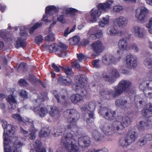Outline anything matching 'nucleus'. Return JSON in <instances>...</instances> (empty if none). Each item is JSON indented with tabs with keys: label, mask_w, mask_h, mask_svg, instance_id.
I'll use <instances>...</instances> for the list:
<instances>
[{
	"label": "nucleus",
	"mask_w": 152,
	"mask_h": 152,
	"mask_svg": "<svg viewBox=\"0 0 152 152\" xmlns=\"http://www.w3.org/2000/svg\"><path fill=\"white\" fill-rule=\"evenodd\" d=\"M128 23V19L126 17L121 16L114 20V24L120 28L126 27Z\"/></svg>",
	"instance_id": "15"
},
{
	"label": "nucleus",
	"mask_w": 152,
	"mask_h": 152,
	"mask_svg": "<svg viewBox=\"0 0 152 152\" xmlns=\"http://www.w3.org/2000/svg\"><path fill=\"white\" fill-rule=\"evenodd\" d=\"M118 46L120 50H126L128 47V42L126 39L124 38L120 39L118 42Z\"/></svg>",
	"instance_id": "19"
},
{
	"label": "nucleus",
	"mask_w": 152,
	"mask_h": 152,
	"mask_svg": "<svg viewBox=\"0 0 152 152\" xmlns=\"http://www.w3.org/2000/svg\"><path fill=\"white\" fill-rule=\"evenodd\" d=\"M113 3L112 1H108L105 3L99 4L98 8L92 9L91 11L90 20L94 22H96L102 12L107 11L110 8Z\"/></svg>",
	"instance_id": "4"
},
{
	"label": "nucleus",
	"mask_w": 152,
	"mask_h": 152,
	"mask_svg": "<svg viewBox=\"0 0 152 152\" xmlns=\"http://www.w3.org/2000/svg\"><path fill=\"white\" fill-rule=\"evenodd\" d=\"M92 137L96 141L100 140L103 137V136L97 130L94 131L92 133Z\"/></svg>",
	"instance_id": "33"
},
{
	"label": "nucleus",
	"mask_w": 152,
	"mask_h": 152,
	"mask_svg": "<svg viewBox=\"0 0 152 152\" xmlns=\"http://www.w3.org/2000/svg\"><path fill=\"white\" fill-rule=\"evenodd\" d=\"M20 95L23 98L27 99L28 98V93L25 90H22L20 92Z\"/></svg>",
	"instance_id": "51"
},
{
	"label": "nucleus",
	"mask_w": 152,
	"mask_h": 152,
	"mask_svg": "<svg viewBox=\"0 0 152 152\" xmlns=\"http://www.w3.org/2000/svg\"><path fill=\"white\" fill-rule=\"evenodd\" d=\"M150 111L152 113V104L149 103L147 105L146 108Z\"/></svg>",
	"instance_id": "64"
},
{
	"label": "nucleus",
	"mask_w": 152,
	"mask_h": 152,
	"mask_svg": "<svg viewBox=\"0 0 152 152\" xmlns=\"http://www.w3.org/2000/svg\"><path fill=\"white\" fill-rule=\"evenodd\" d=\"M61 142L64 145L69 152H80L78 146L76 145L77 140L72 134L68 133L62 137Z\"/></svg>",
	"instance_id": "2"
},
{
	"label": "nucleus",
	"mask_w": 152,
	"mask_h": 152,
	"mask_svg": "<svg viewBox=\"0 0 152 152\" xmlns=\"http://www.w3.org/2000/svg\"><path fill=\"white\" fill-rule=\"evenodd\" d=\"M33 146L35 149L36 151L31 150L30 152H46V149L45 148H41V145L40 142L39 140H36L33 144Z\"/></svg>",
	"instance_id": "22"
},
{
	"label": "nucleus",
	"mask_w": 152,
	"mask_h": 152,
	"mask_svg": "<svg viewBox=\"0 0 152 152\" xmlns=\"http://www.w3.org/2000/svg\"><path fill=\"white\" fill-rule=\"evenodd\" d=\"M69 27H68L66 30H65L64 33V35L65 37H67L68 35L71 32L70 31H69Z\"/></svg>",
	"instance_id": "63"
},
{
	"label": "nucleus",
	"mask_w": 152,
	"mask_h": 152,
	"mask_svg": "<svg viewBox=\"0 0 152 152\" xmlns=\"http://www.w3.org/2000/svg\"><path fill=\"white\" fill-rule=\"evenodd\" d=\"M20 31V37H18L15 42V46L17 48L24 47L26 46L25 40L27 34L26 32L28 28L24 26L19 27Z\"/></svg>",
	"instance_id": "10"
},
{
	"label": "nucleus",
	"mask_w": 152,
	"mask_h": 152,
	"mask_svg": "<svg viewBox=\"0 0 152 152\" xmlns=\"http://www.w3.org/2000/svg\"><path fill=\"white\" fill-rule=\"evenodd\" d=\"M42 24V23L41 22H38L36 23L29 30L30 33L31 34H32L35 29L41 26Z\"/></svg>",
	"instance_id": "44"
},
{
	"label": "nucleus",
	"mask_w": 152,
	"mask_h": 152,
	"mask_svg": "<svg viewBox=\"0 0 152 152\" xmlns=\"http://www.w3.org/2000/svg\"><path fill=\"white\" fill-rule=\"evenodd\" d=\"M102 61L104 64L110 65L114 63V58L111 56L105 55L102 57Z\"/></svg>",
	"instance_id": "25"
},
{
	"label": "nucleus",
	"mask_w": 152,
	"mask_h": 152,
	"mask_svg": "<svg viewBox=\"0 0 152 152\" xmlns=\"http://www.w3.org/2000/svg\"><path fill=\"white\" fill-rule=\"evenodd\" d=\"M91 46L92 49L94 52L92 55L94 58L99 56L104 49V46L102 42L99 40L92 43Z\"/></svg>",
	"instance_id": "13"
},
{
	"label": "nucleus",
	"mask_w": 152,
	"mask_h": 152,
	"mask_svg": "<svg viewBox=\"0 0 152 152\" xmlns=\"http://www.w3.org/2000/svg\"><path fill=\"white\" fill-rule=\"evenodd\" d=\"M77 56L78 60L80 61H82L85 60L87 58V57L86 56H84L82 53L79 54H77Z\"/></svg>",
	"instance_id": "50"
},
{
	"label": "nucleus",
	"mask_w": 152,
	"mask_h": 152,
	"mask_svg": "<svg viewBox=\"0 0 152 152\" xmlns=\"http://www.w3.org/2000/svg\"><path fill=\"white\" fill-rule=\"evenodd\" d=\"M45 48L49 50L51 53L54 52L59 57H64L66 55V50L68 46L62 43L52 44L49 46L45 45Z\"/></svg>",
	"instance_id": "7"
},
{
	"label": "nucleus",
	"mask_w": 152,
	"mask_h": 152,
	"mask_svg": "<svg viewBox=\"0 0 152 152\" xmlns=\"http://www.w3.org/2000/svg\"><path fill=\"white\" fill-rule=\"evenodd\" d=\"M58 80L59 83L62 85L65 86H69L72 84V81L69 78H65L63 77L59 78Z\"/></svg>",
	"instance_id": "28"
},
{
	"label": "nucleus",
	"mask_w": 152,
	"mask_h": 152,
	"mask_svg": "<svg viewBox=\"0 0 152 152\" xmlns=\"http://www.w3.org/2000/svg\"><path fill=\"white\" fill-rule=\"evenodd\" d=\"M99 113L105 118L111 120L114 119L115 113L107 107L101 106L100 107Z\"/></svg>",
	"instance_id": "12"
},
{
	"label": "nucleus",
	"mask_w": 152,
	"mask_h": 152,
	"mask_svg": "<svg viewBox=\"0 0 152 152\" xmlns=\"http://www.w3.org/2000/svg\"><path fill=\"white\" fill-rule=\"evenodd\" d=\"M114 126L113 129L111 125L108 124H105L102 128V130L104 133L107 135H110L112 134V130L113 131V129H115L114 127H115L114 123Z\"/></svg>",
	"instance_id": "21"
},
{
	"label": "nucleus",
	"mask_w": 152,
	"mask_h": 152,
	"mask_svg": "<svg viewBox=\"0 0 152 152\" xmlns=\"http://www.w3.org/2000/svg\"><path fill=\"white\" fill-rule=\"evenodd\" d=\"M137 143L138 145L141 147L144 146L147 143L143 137L140 138Z\"/></svg>",
	"instance_id": "48"
},
{
	"label": "nucleus",
	"mask_w": 152,
	"mask_h": 152,
	"mask_svg": "<svg viewBox=\"0 0 152 152\" xmlns=\"http://www.w3.org/2000/svg\"><path fill=\"white\" fill-rule=\"evenodd\" d=\"M148 12V10L145 7H141L138 8L136 10L135 15L137 22H141L145 18L146 14Z\"/></svg>",
	"instance_id": "14"
},
{
	"label": "nucleus",
	"mask_w": 152,
	"mask_h": 152,
	"mask_svg": "<svg viewBox=\"0 0 152 152\" xmlns=\"http://www.w3.org/2000/svg\"><path fill=\"white\" fill-rule=\"evenodd\" d=\"M19 82L20 83V85L21 86L23 85L24 86H27L28 85V83L24 79H20Z\"/></svg>",
	"instance_id": "60"
},
{
	"label": "nucleus",
	"mask_w": 152,
	"mask_h": 152,
	"mask_svg": "<svg viewBox=\"0 0 152 152\" xmlns=\"http://www.w3.org/2000/svg\"><path fill=\"white\" fill-rule=\"evenodd\" d=\"M152 26V18H150L149 22L146 25V26L148 28H151Z\"/></svg>",
	"instance_id": "62"
},
{
	"label": "nucleus",
	"mask_w": 152,
	"mask_h": 152,
	"mask_svg": "<svg viewBox=\"0 0 152 152\" xmlns=\"http://www.w3.org/2000/svg\"><path fill=\"white\" fill-rule=\"evenodd\" d=\"M67 75L72 76L73 75L74 73L71 69L70 68H64L63 70Z\"/></svg>",
	"instance_id": "46"
},
{
	"label": "nucleus",
	"mask_w": 152,
	"mask_h": 152,
	"mask_svg": "<svg viewBox=\"0 0 152 152\" xmlns=\"http://www.w3.org/2000/svg\"><path fill=\"white\" fill-rule=\"evenodd\" d=\"M52 66L54 71L57 72H60L61 71L60 68L61 67H58L55 64L53 63L52 64Z\"/></svg>",
	"instance_id": "55"
},
{
	"label": "nucleus",
	"mask_w": 152,
	"mask_h": 152,
	"mask_svg": "<svg viewBox=\"0 0 152 152\" xmlns=\"http://www.w3.org/2000/svg\"><path fill=\"white\" fill-rule=\"evenodd\" d=\"M76 11V10L72 8H67L66 9V13L68 15V14H72Z\"/></svg>",
	"instance_id": "54"
},
{
	"label": "nucleus",
	"mask_w": 152,
	"mask_h": 152,
	"mask_svg": "<svg viewBox=\"0 0 152 152\" xmlns=\"http://www.w3.org/2000/svg\"><path fill=\"white\" fill-rule=\"evenodd\" d=\"M133 31L135 34L138 37L142 38L144 37V34L142 28L140 26H135L133 27Z\"/></svg>",
	"instance_id": "23"
},
{
	"label": "nucleus",
	"mask_w": 152,
	"mask_h": 152,
	"mask_svg": "<svg viewBox=\"0 0 152 152\" xmlns=\"http://www.w3.org/2000/svg\"><path fill=\"white\" fill-rule=\"evenodd\" d=\"M110 18L108 15L102 18V20L99 23V25L100 27H104L105 25H107L109 22Z\"/></svg>",
	"instance_id": "30"
},
{
	"label": "nucleus",
	"mask_w": 152,
	"mask_h": 152,
	"mask_svg": "<svg viewBox=\"0 0 152 152\" xmlns=\"http://www.w3.org/2000/svg\"><path fill=\"white\" fill-rule=\"evenodd\" d=\"M132 103L130 98L129 97L121 98L117 99L115 101L116 105L121 106L125 107H129Z\"/></svg>",
	"instance_id": "16"
},
{
	"label": "nucleus",
	"mask_w": 152,
	"mask_h": 152,
	"mask_svg": "<svg viewBox=\"0 0 152 152\" xmlns=\"http://www.w3.org/2000/svg\"><path fill=\"white\" fill-rule=\"evenodd\" d=\"M143 138L145 140L146 142L147 143L148 141L152 140V134H147Z\"/></svg>",
	"instance_id": "52"
},
{
	"label": "nucleus",
	"mask_w": 152,
	"mask_h": 152,
	"mask_svg": "<svg viewBox=\"0 0 152 152\" xmlns=\"http://www.w3.org/2000/svg\"><path fill=\"white\" fill-rule=\"evenodd\" d=\"M95 108V106L94 104L90 103L88 105H85L83 106L82 110L87 112L88 111H93Z\"/></svg>",
	"instance_id": "32"
},
{
	"label": "nucleus",
	"mask_w": 152,
	"mask_h": 152,
	"mask_svg": "<svg viewBox=\"0 0 152 152\" xmlns=\"http://www.w3.org/2000/svg\"><path fill=\"white\" fill-rule=\"evenodd\" d=\"M12 117L14 119L17 120L19 122H22L24 123H26V124H28L29 123H31L33 122L32 120L27 118L26 120L23 119L20 115L18 114H13L12 115Z\"/></svg>",
	"instance_id": "24"
},
{
	"label": "nucleus",
	"mask_w": 152,
	"mask_h": 152,
	"mask_svg": "<svg viewBox=\"0 0 152 152\" xmlns=\"http://www.w3.org/2000/svg\"><path fill=\"white\" fill-rule=\"evenodd\" d=\"M103 77L104 80L111 83L114 82L115 80L114 77L117 78L120 77L119 72L115 68L111 69L110 72H104L103 75Z\"/></svg>",
	"instance_id": "11"
},
{
	"label": "nucleus",
	"mask_w": 152,
	"mask_h": 152,
	"mask_svg": "<svg viewBox=\"0 0 152 152\" xmlns=\"http://www.w3.org/2000/svg\"><path fill=\"white\" fill-rule=\"evenodd\" d=\"M97 38H99L102 37L103 36V32L102 30H99L96 34Z\"/></svg>",
	"instance_id": "61"
},
{
	"label": "nucleus",
	"mask_w": 152,
	"mask_h": 152,
	"mask_svg": "<svg viewBox=\"0 0 152 152\" xmlns=\"http://www.w3.org/2000/svg\"><path fill=\"white\" fill-rule=\"evenodd\" d=\"M126 64L129 68H134L137 65L136 58L131 55H128L126 57Z\"/></svg>",
	"instance_id": "17"
},
{
	"label": "nucleus",
	"mask_w": 152,
	"mask_h": 152,
	"mask_svg": "<svg viewBox=\"0 0 152 152\" xmlns=\"http://www.w3.org/2000/svg\"><path fill=\"white\" fill-rule=\"evenodd\" d=\"M49 33L47 36L45 37V39L48 41H52L54 39L55 35L53 33L50 32V29L49 28Z\"/></svg>",
	"instance_id": "43"
},
{
	"label": "nucleus",
	"mask_w": 152,
	"mask_h": 152,
	"mask_svg": "<svg viewBox=\"0 0 152 152\" xmlns=\"http://www.w3.org/2000/svg\"><path fill=\"white\" fill-rule=\"evenodd\" d=\"M144 64L148 68H152V59L150 58H146L144 61Z\"/></svg>",
	"instance_id": "42"
},
{
	"label": "nucleus",
	"mask_w": 152,
	"mask_h": 152,
	"mask_svg": "<svg viewBox=\"0 0 152 152\" xmlns=\"http://www.w3.org/2000/svg\"><path fill=\"white\" fill-rule=\"evenodd\" d=\"M90 138L88 136L83 137L79 138L78 144L82 147H88L90 144Z\"/></svg>",
	"instance_id": "18"
},
{
	"label": "nucleus",
	"mask_w": 152,
	"mask_h": 152,
	"mask_svg": "<svg viewBox=\"0 0 152 152\" xmlns=\"http://www.w3.org/2000/svg\"><path fill=\"white\" fill-rule=\"evenodd\" d=\"M142 114L146 118H149L152 116V113L147 108H144L142 110Z\"/></svg>",
	"instance_id": "45"
},
{
	"label": "nucleus",
	"mask_w": 152,
	"mask_h": 152,
	"mask_svg": "<svg viewBox=\"0 0 152 152\" xmlns=\"http://www.w3.org/2000/svg\"><path fill=\"white\" fill-rule=\"evenodd\" d=\"M46 97L47 94H46L43 96L41 94H40L38 95L37 98L34 101V102L38 103V104H39L40 103L44 101Z\"/></svg>",
	"instance_id": "41"
},
{
	"label": "nucleus",
	"mask_w": 152,
	"mask_h": 152,
	"mask_svg": "<svg viewBox=\"0 0 152 152\" xmlns=\"http://www.w3.org/2000/svg\"><path fill=\"white\" fill-rule=\"evenodd\" d=\"M75 79L76 83L72 86V87L77 92L80 91V95L83 98V96H86L87 94L86 91L84 88L86 84V77L84 75H79L75 77Z\"/></svg>",
	"instance_id": "6"
},
{
	"label": "nucleus",
	"mask_w": 152,
	"mask_h": 152,
	"mask_svg": "<svg viewBox=\"0 0 152 152\" xmlns=\"http://www.w3.org/2000/svg\"><path fill=\"white\" fill-rule=\"evenodd\" d=\"M132 48L134 52L138 53L139 50V48L138 46L135 44H133L132 46Z\"/></svg>",
	"instance_id": "58"
},
{
	"label": "nucleus",
	"mask_w": 152,
	"mask_h": 152,
	"mask_svg": "<svg viewBox=\"0 0 152 152\" xmlns=\"http://www.w3.org/2000/svg\"><path fill=\"white\" fill-rule=\"evenodd\" d=\"M93 30L91 29L88 32V34L89 35H90L89 38L90 39H95L97 38L96 34H93Z\"/></svg>",
	"instance_id": "49"
},
{
	"label": "nucleus",
	"mask_w": 152,
	"mask_h": 152,
	"mask_svg": "<svg viewBox=\"0 0 152 152\" xmlns=\"http://www.w3.org/2000/svg\"><path fill=\"white\" fill-rule=\"evenodd\" d=\"M64 114L66 116L67 121L69 123L68 128L70 129L76 127V122L80 117L78 112L74 109L69 110L65 111Z\"/></svg>",
	"instance_id": "8"
},
{
	"label": "nucleus",
	"mask_w": 152,
	"mask_h": 152,
	"mask_svg": "<svg viewBox=\"0 0 152 152\" xmlns=\"http://www.w3.org/2000/svg\"><path fill=\"white\" fill-rule=\"evenodd\" d=\"M65 131V129L63 127H60L57 129H54V134L55 137H57L61 135Z\"/></svg>",
	"instance_id": "39"
},
{
	"label": "nucleus",
	"mask_w": 152,
	"mask_h": 152,
	"mask_svg": "<svg viewBox=\"0 0 152 152\" xmlns=\"http://www.w3.org/2000/svg\"><path fill=\"white\" fill-rule=\"evenodd\" d=\"M43 40V37L41 35H39L35 37V42L36 44H39L42 42Z\"/></svg>",
	"instance_id": "47"
},
{
	"label": "nucleus",
	"mask_w": 152,
	"mask_h": 152,
	"mask_svg": "<svg viewBox=\"0 0 152 152\" xmlns=\"http://www.w3.org/2000/svg\"><path fill=\"white\" fill-rule=\"evenodd\" d=\"M50 109L51 111L49 112L50 115L56 118H58L59 116V113L58 107L53 106L51 107Z\"/></svg>",
	"instance_id": "29"
},
{
	"label": "nucleus",
	"mask_w": 152,
	"mask_h": 152,
	"mask_svg": "<svg viewBox=\"0 0 152 152\" xmlns=\"http://www.w3.org/2000/svg\"><path fill=\"white\" fill-rule=\"evenodd\" d=\"M151 123L150 121H147L146 122L140 121L137 123V125L139 129H142L146 126L151 125Z\"/></svg>",
	"instance_id": "40"
},
{
	"label": "nucleus",
	"mask_w": 152,
	"mask_h": 152,
	"mask_svg": "<svg viewBox=\"0 0 152 152\" xmlns=\"http://www.w3.org/2000/svg\"><path fill=\"white\" fill-rule=\"evenodd\" d=\"M72 66L73 67L77 69H79L80 68V65L76 61H74L71 64Z\"/></svg>",
	"instance_id": "59"
},
{
	"label": "nucleus",
	"mask_w": 152,
	"mask_h": 152,
	"mask_svg": "<svg viewBox=\"0 0 152 152\" xmlns=\"http://www.w3.org/2000/svg\"><path fill=\"white\" fill-rule=\"evenodd\" d=\"M27 125H30L32 127L31 128L29 129L30 132L27 136L30 140H34L35 139L36 136L35 132L37 131V130L34 127L33 122H31V123H29Z\"/></svg>",
	"instance_id": "27"
},
{
	"label": "nucleus",
	"mask_w": 152,
	"mask_h": 152,
	"mask_svg": "<svg viewBox=\"0 0 152 152\" xmlns=\"http://www.w3.org/2000/svg\"><path fill=\"white\" fill-rule=\"evenodd\" d=\"M53 94L54 96L57 99L58 102L64 104H65V103L66 101V99H65L66 97L65 96H61V98H59V94L56 91L53 92Z\"/></svg>",
	"instance_id": "37"
},
{
	"label": "nucleus",
	"mask_w": 152,
	"mask_h": 152,
	"mask_svg": "<svg viewBox=\"0 0 152 152\" xmlns=\"http://www.w3.org/2000/svg\"><path fill=\"white\" fill-rule=\"evenodd\" d=\"M132 121V119L128 116L122 117L114 122L115 127L113 131L120 135L124 134L126 132L124 128L129 126Z\"/></svg>",
	"instance_id": "5"
},
{
	"label": "nucleus",
	"mask_w": 152,
	"mask_h": 152,
	"mask_svg": "<svg viewBox=\"0 0 152 152\" xmlns=\"http://www.w3.org/2000/svg\"><path fill=\"white\" fill-rule=\"evenodd\" d=\"M50 133V131L47 128L42 129L39 132V134L40 137H45L48 136Z\"/></svg>",
	"instance_id": "38"
},
{
	"label": "nucleus",
	"mask_w": 152,
	"mask_h": 152,
	"mask_svg": "<svg viewBox=\"0 0 152 152\" xmlns=\"http://www.w3.org/2000/svg\"><path fill=\"white\" fill-rule=\"evenodd\" d=\"M64 15H59L58 17V20L61 23H64L65 22L66 20L64 18Z\"/></svg>",
	"instance_id": "53"
},
{
	"label": "nucleus",
	"mask_w": 152,
	"mask_h": 152,
	"mask_svg": "<svg viewBox=\"0 0 152 152\" xmlns=\"http://www.w3.org/2000/svg\"><path fill=\"white\" fill-rule=\"evenodd\" d=\"M7 101L11 105V108L14 109L16 107V104L17 101L13 96L11 95L8 96L7 98Z\"/></svg>",
	"instance_id": "26"
},
{
	"label": "nucleus",
	"mask_w": 152,
	"mask_h": 152,
	"mask_svg": "<svg viewBox=\"0 0 152 152\" xmlns=\"http://www.w3.org/2000/svg\"><path fill=\"white\" fill-rule=\"evenodd\" d=\"M107 33L110 36H114L117 33L116 30L113 26H110L108 27L106 30Z\"/></svg>",
	"instance_id": "35"
},
{
	"label": "nucleus",
	"mask_w": 152,
	"mask_h": 152,
	"mask_svg": "<svg viewBox=\"0 0 152 152\" xmlns=\"http://www.w3.org/2000/svg\"><path fill=\"white\" fill-rule=\"evenodd\" d=\"M69 43L72 45H75L79 44L80 39L79 36H75L69 39Z\"/></svg>",
	"instance_id": "34"
},
{
	"label": "nucleus",
	"mask_w": 152,
	"mask_h": 152,
	"mask_svg": "<svg viewBox=\"0 0 152 152\" xmlns=\"http://www.w3.org/2000/svg\"><path fill=\"white\" fill-rule=\"evenodd\" d=\"M58 10V9L54 6H51L47 7L46 8V14L52 15L55 13Z\"/></svg>",
	"instance_id": "31"
},
{
	"label": "nucleus",
	"mask_w": 152,
	"mask_h": 152,
	"mask_svg": "<svg viewBox=\"0 0 152 152\" xmlns=\"http://www.w3.org/2000/svg\"><path fill=\"white\" fill-rule=\"evenodd\" d=\"M34 111L40 117H44L48 113V111L46 108L37 107L34 109Z\"/></svg>",
	"instance_id": "20"
},
{
	"label": "nucleus",
	"mask_w": 152,
	"mask_h": 152,
	"mask_svg": "<svg viewBox=\"0 0 152 152\" xmlns=\"http://www.w3.org/2000/svg\"><path fill=\"white\" fill-rule=\"evenodd\" d=\"M132 83L129 81L126 80H122L118 83V85L114 88V91L110 90L109 92H105V93H101L102 96H104L105 94L108 93L113 96H118L124 91H127L132 86Z\"/></svg>",
	"instance_id": "3"
},
{
	"label": "nucleus",
	"mask_w": 152,
	"mask_h": 152,
	"mask_svg": "<svg viewBox=\"0 0 152 152\" xmlns=\"http://www.w3.org/2000/svg\"><path fill=\"white\" fill-rule=\"evenodd\" d=\"M4 129L3 137L4 139V152H17V148L24 145L25 139L22 137L13 138L14 143H12L8 137H12L14 133L12 126L10 124L7 125V122L4 120L1 121Z\"/></svg>",
	"instance_id": "1"
},
{
	"label": "nucleus",
	"mask_w": 152,
	"mask_h": 152,
	"mask_svg": "<svg viewBox=\"0 0 152 152\" xmlns=\"http://www.w3.org/2000/svg\"><path fill=\"white\" fill-rule=\"evenodd\" d=\"M82 96L79 94L72 95L70 99L72 102L76 103L82 99Z\"/></svg>",
	"instance_id": "36"
},
{
	"label": "nucleus",
	"mask_w": 152,
	"mask_h": 152,
	"mask_svg": "<svg viewBox=\"0 0 152 152\" xmlns=\"http://www.w3.org/2000/svg\"><path fill=\"white\" fill-rule=\"evenodd\" d=\"M123 9V7L120 6H116L113 8V11L115 12H118Z\"/></svg>",
	"instance_id": "57"
},
{
	"label": "nucleus",
	"mask_w": 152,
	"mask_h": 152,
	"mask_svg": "<svg viewBox=\"0 0 152 152\" xmlns=\"http://www.w3.org/2000/svg\"><path fill=\"white\" fill-rule=\"evenodd\" d=\"M137 137V133L134 130L132 129L129 131L127 137L120 139L119 142V145L122 147H126L134 142L136 139Z\"/></svg>",
	"instance_id": "9"
},
{
	"label": "nucleus",
	"mask_w": 152,
	"mask_h": 152,
	"mask_svg": "<svg viewBox=\"0 0 152 152\" xmlns=\"http://www.w3.org/2000/svg\"><path fill=\"white\" fill-rule=\"evenodd\" d=\"M99 60H95L92 62V65L93 66L96 68H98L99 67Z\"/></svg>",
	"instance_id": "56"
}]
</instances>
